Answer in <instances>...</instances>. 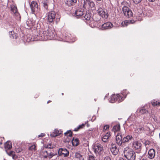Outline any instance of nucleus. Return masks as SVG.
<instances>
[{
    "label": "nucleus",
    "mask_w": 160,
    "mask_h": 160,
    "mask_svg": "<svg viewBox=\"0 0 160 160\" xmlns=\"http://www.w3.org/2000/svg\"><path fill=\"white\" fill-rule=\"evenodd\" d=\"M36 36L37 39L40 40H52L55 37V32L53 28L48 26L45 28L43 31L37 32Z\"/></svg>",
    "instance_id": "1"
},
{
    "label": "nucleus",
    "mask_w": 160,
    "mask_h": 160,
    "mask_svg": "<svg viewBox=\"0 0 160 160\" xmlns=\"http://www.w3.org/2000/svg\"><path fill=\"white\" fill-rule=\"evenodd\" d=\"M48 21L50 23H53L55 22L57 23L60 20V18L56 16V12L53 11L48 12L47 14Z\"/></svg>",
    "instance_id": "2"
},
{
    "label": "nucleus",
    "mask_w": 160,
    "mask_h": 160,
    "mask_svg": "<svg viewBox=\"0 0 160 160\" xmlns=\"http://www.w3.org/2000/svg\"><path fill=\"white\" fill-rule=\"evenodd\" d=\"M125 157L128 160H135L136 154L132 149L126 148L124 151Z\"/></svg>",
    "instance_id": "3"
},
{
    "label": "nucleus",
    "mask_w": 160,
    "mask_h": 160,
    "mask_svg": "<svg viewBox=\"0 0 160 160\" xmlns=\"http://www.w3.org/2000/svg\"><path fill=\"white\" fill-rule=\"evenodd\" d=\"M124 100V97H122L119 94L112 95L110 99L111 102L114 103L116 102H122Z\"/></svg>",
    "instance_id": "4"
},
{
    "label": "nucleus",
    "mask_w": 160,
    "mask_h": 160,
    "mask_svg": "<svg viewBox=\"0 0 160 160\" xmlns=\"http://www.w3.org/2000/svg\"><path fill=\"white\" fill-rule=\"evenodd\" d=\"M93 149L96 154H100L101 152L103 150V148L102 145L99 143H97L94 145Z\"/></svg>",
    "instance_id": "5"
},
{
    "label": "nucleus",
    "mask_w": 160,
    "mask_h": 160,
    "mask_svg": "<svg viewBox=\"0 0 160 160\" xmlns=\"http://www.w3.org/2000/svg\"><path fill=\"white\" fill-rule=\"evenodd\" d=\"M98 12L100 16L103 18H107L108 17V13H106L104 9L102 8H99L98 10Z\"/></svg>",
    "instance_id": "6"
},
{
    "label": "nucleus",
    "mask_w": 160,
    "mask_h": 160,
    "mask_svg": "<svg viewBox=\"0 0 160 160\" xmlns=\"http://www.w3.org/2000/svg\"><path fill=\"white\" fill-rule=\"evenodd\" d=\"M58 152L59 156L66 157L69 155V152L66 149L60 148L59 149Z\"/></svg>",
    "instance_id": "7"
},
{
    "label": "nucleus",
    "mask_w": 160,
    "mask_h": 160,
    "mask_svg": "<svg viewBox=\"0 0 160 160\" xmlns=\"http://www.w3.org/2000/svg\"><path fill=\"white\" fill-rule=\"evenodd\" d=\"M30 8L33 13L38 11V6L37 3L34 1H32L30 4Z\"/></svg>",
    "instance_id": "8"
},
{
    "label": "nucleus",
    "mask_w": 160,
    "mask_h": 160,
    "mask_svg": "<svg viewBox=\"0 0 160 160\" xmlns=\"http://www.w3.org/2000/svg\"><path fill=\"white\" fill-rule=\"evenodd\" d=\"M113 24L110 22H107L103 24L101 27L102 30L110 29L112 27Z\"/></svg>",
    "instance_id": "9"
},
{
    "label": "nucleus",
    "mask_w": 160,
    "mask_h": 160,
    "mask_svg": "<svg viewBox=\"0 0 160 160\" xmlns=\"http://www.w3.org/2000/svg\"><path fill=\"white\" fill-rule=\"evenodd\" d=\"M88 5L89 6L90 8H92L95 6L94 3L93 2L91 1L90 0H84L83 7L84 8L86 7Z\"/></svg>",
    "instance_id": "10"
},
{
    "label": "nucleus",
    "mask_w": 160,
    "mask_h": 160,
    "mask_svg": "<svg viewBox=\"0 0 160 160\" xmlns=\"http://www.w3.org/2000/svg\"><path fill=\"white\" fill-rule=\"evenodd\" d=\"M122 136L120 133H118L116 137V143L119 146H120L123 142Z\"/></svg>",
    "instance_id": "11"
},
{
    "label": "nucleus",
    "mask_w": 160,
    "mask_h": 160,
    "mask_svg": "<svg viewBox=\"0 0 160 160\" xmlns=\"http://www.w3.org/2000/svg\"><path fill=\"white\" fill-rule=\"evenodd\" d=\"M41 154L44 158H47L48 157L49 158H50L53 156L52 154L51 153H48L47 151L44 150L41 152Z\"/></svg>",
    "instance_id": "12"
},
{
    "label": "nucleus",
    "mask_w": 160,
    "mask_h": 160,
    "mask_svg": "<svg viewBox=\"0 0 160 160\" xmlns=\"http://www.w3.org/2000/svg\"><path fill=\"white\" fill-rule=\"evenodd\" d=\"M134 131L136 133L139 134L144 132L145 130L143 127L141 126H139L136 127Z\"/></svg>",
    "instance_id": "13"
},
{
    "label": "nucleus",
    "mask_w": 160,
    "mask_h": 160,
    "mask_svg": "<svg viewBox=\"0 0 160 160\" xmlns=\"http://www.w3.org/2000/svg\"><path fill=\"white\" fill-rule=\"evenodd\" d=\"M155 155V151L153 149H150L148 153V158L151 159L153 158Z\"/></svg>",
    "instance_id": "14"
},
{
    "label": "nucleus",
    "mask_w": 160,
    "mask_h": 160,
    "mask_svg": "<svg viewBox=\"0 0 160 160\" xmlns=\"http://www.w3.org/2000/svg\"><path fill=\"white\" fill-rule=\"evenodd\" d=\"M111 151L114 155H117L118 153L119 149L115 145H113L111 148Z\"/></svg>",
    "instance_id": "15"
},
{
    "label": "nucleus",
    "mask_w": 160,
    "mask_h": 160,
    "mask_svg": "<svg viewBox=\"0 0 160 160\" xmlns=\"http://www.w3.org/2000/svg\"><path fill=\"white\" fill-rule=\"evenodd\" d=\"M133 146L135 149H139L141 148L142 144L138 141H135L133 144Z\"/></svg>",
    "instance_id": "16"
},
{
    "label": "nucleus",
    "mask_w": 160,
    "mask_h": 160,
    "mask_svg": "<svg viewBox=\"0 0 160 160\" xmlns=\"http://www.w3.org/2000/svg\"><path fill=\"white\" fill-rule=\"evenodd\" d=\"M77 2V0H68L65 2V3L67 5L70 6L74 5Z\"/></svg>",
    "instance_id": "17"
},
{
    "label": "nucleus",
    "mask_w": 160,
    "mask_h": 160,
    "mask_svg": "<svg viewBox=\"0 0 160 160\" xmlns=\"http://www.w3.org/2000/svg\"><path fill=\"white\" fill-rule=\"evenodd\" d=\"M61 133V131L58 130L57 129H55L54 132L50 134V136L52 137H56L59 135Z\"/></svg>",
    "instance_id": "18"
},
{
    "label": "nucleus",
    "mask_w": 160,
    "mask_h": 160,
    "mask_svg": "<svg viewBox=\"0 0 160 160\" xmlns=\"http://www.w3.org/2000/svg\"><path fill=\"white\" fill-rule=\"evenodd\" d=\"M120 127L119 123L115 125L112 128V131L114 133L118 132L120 131Z\"/></svg>",
    "instance_id": "19"
},
{
    "label": "nucleus",
    "mask_w": 160,
    "mask_h": 160,
    "mask_svg": "<svg viewBox=\"0 0 160 160\" xmlns=\"http://www.w3.org/2000/svg\"><path fill=\"white\" fill-rule=\"evenodd\" d=\"M110 136V132H108L102 137V140L103 142H107Z\"/></svg>",
    "instance_id": "20"
},
{
    "label": "nucleus",
    "mask_w": 160,
    "mask_h": 160,
    "mask_svg": "<svg viewBox=\"0 0 160 160\" xmlns=\"http://www.w3.org/2000/svg\"><path fill=\"white\" fill-rule=\"evenodd\" d=\"M83 9H79L76 11L75 14L77 16L81 17L83 14Z\"/></svg>",
    "instance_id": "21"
},
{
    "label": "nucleus",
    "mask_w": 160,
    "mask_h": 160,
    "mask_svg": "<svg viewBox=\"0 0 160 160\" xmlns=\"http://www.w3.org/2000/svg\"><path fill=\"white\" fill-rule=\"evenodd\" d=\"M75 157L78 160H84L82 155L79 152H76L75 154Z\"/></svg>",
    "instance_id": "22"
},
{
    "label": "nucleus",
    "mask_w": 160,
    "mask_h": 160,
    "mask_svg": "<svg viewBox=\"0 0 160 160\" xmlns=\"http://www.w3.org/2000/svg\"><path fill=\"white\" fill-rule=\"evenodd\" d=\"M72 144L73 146H78L79 144V141L78 139L77 138H73L72 140Z\"/></svg>",
    "instance_id": "23"
},
{
    "label": "nucleus",
    "mask_w": 160,
    "mask_h": 160,
    "mask_svg": "<svg viewBox=\"0 0 160 160\" xmlns=\"http://www.w3.org/2000/svg\"><path fill=\"white\" fill-rule=\"evenodd\" d=\"M132 137L131 135H127L126 137H124L123 139V142L125 143L129 142L130 140H131L132 139Z\"/></svg>",
    "instance_id": "24"
},
{
    "label": "nucleus",
    "mask_w": 160,
    "mask_h": 160,
    "mask_svg": "<svg viewBox=\"0 0 160 160\" xmlns=\"http://www.w3.org/2000/svg\"><path fill=\"white\" fill-rule=\"evenodd\" d=\"M11 11L16 16L19 15V14L18 12L17 8L15 6L12 7L11 8Z\"/></svg>",
    "instance_id": "25"
},
{
    "label": "nucleus",
    "mask_w": 160,
    "mask_h": 160,
    "mask_svg": "<svg viewBox=\"0 0 160 160\" xmlns=\"http://www.w3.org/2000/svg\"><path fill=\"white\" fill-rule=\"evenodd\" d=\"M129 94V92L127 90H123L122 91L121 93L119 94L121 95L122 97H124V99L126 97L127 95Z\"/></svg>",
    "instance_id": "26"
},
{
    "label": "nucleus",
    "mask_w": 160,
    "mask_h": 160,
    "mask_svg": "<svg viewBox=\"0 0 160 160\" xmlns=\"http://www.w3.org/2000/svg\"><path fill=\"white\" fill-rule=\"evenodd\" d=\"M4 147L6 149H10L12 147L11 143L9 141L6 142L5 143Z\"/></svg>",
    "instance_id": "27"
},
{
    "label": "nucleus",
    "mask_w": 160,
    "mask_h": 160,
    "mask_svg": "<svg viewBox=\"0 0 160 160\" xmlns=\"http://www.w3.org/2000/svg\"><path fill=\"white\" fill-rule=\"evenodd\" d=\"M131 10L127 7L124 6L122 8L123 12L125 16L127 15L129 11H130Z\"/></svg>",
    "instance_id": "28"
},
{
    "label": "nucleus",
    "mask_w": 160,
    "mask_h": 160,
    "mask_svg": "<svg viewBox=\"0 0 160 160\" xmlns=\"http://www.w3.org/2000/svg\"><path fill=\"white\" fill-rule=\"evenodd\" d=\"M26 24L28 27L27 28L28 29H30L33 26V24L32 22L30 20H29L27 21Z\"/></svg>",
    "instance_id": "29"
},
{
    "label": "nucleus",
    "mask_w": 160,
    "mask_h": 160,
    "mask_svg": "<svg viewBox=\"0 0 160 160\" xmlns=\"http://www.w3.org/2000/svg\"><path fill=\"white\" fill-rule=\"evenodd\" d=\"M10 35V38L13 39H17V34L14 33L13 31H12L9 32Z\"/></svg>",
    "instance_id": "30"
},
{
    "label": "nucleus",
    "mask_w": 160,
    "mask_h": 160,
    "mask_svg": "<svg viewBox=\"0 0 160 160\" xmlns=\"http://www.w3.org/2000/svg\"><path fill=\"white\" fill-rule=\"evenodd\" d=\"M85 124H82L81 125H79L77 128H75L74 129V131L77 132L79 130L82 129L85 126Z\"/></svg>",
    "instance_id": "31"
},
{
    "label": "nucleus",
    "mask_w": 160,
    "mask_h": 160,
    "mask_svg": "<svg viewBox=\"0 0 160 160\" xmlns=\"http://www.w3.org/2000/svg\"><path fill=\"white\" fill-rule=\"evenodd\" d=\"M84 18L85 20L88 21L91 18V16L89 13H86L84 16Z\"/></svg>",
    "instance_id": "32"
},
{
    "label": "nucleus",
    "mask_w": 160,
    "mask_h": 160,
    "mask_svg": "<svg viewBox=\"0 0 160 160\" xmlns=\"http://www.w3.org/2000/svg\"><path fill=\"white\" fill-rule=\"evenodd\" d=\"M129 24V20H125L124 21L122 22L121 23V25L122 27H125L128 26Z\"/></svg>",
    "instance_id": "33"
},
{
    "label": "nucleus",
    "mask_w": 160,
    "mask_h": 160,
    "mask_svg": "<svg viewBox=\"0 0 160 160\" xmlns=\"http://www.w3.org/2000/svg\"><path fill=\"white\" fill-rule=\"evenodd\" d=\"M66 136L71 137L72 136V132L71 131H68L64 133Z\"/></svg>",
    "instance_id": "34"
},
{
    "label": "nucleus",
    "mask_w": 160,
    "mask_h": 160,
    "mask_svg": "<svg viewBox=\"0 0 160 160\" xmlns=\"http://www.w3.org/2000/svg\"><path fill=\"white\" fill-rule=\"evenodd\" d=\"M152 103L153 106H158L160 104V102L156 101L155 100H153L152 102Z\"/></svg>",
    "instance_id": "35"
},
{
    "label": "nucleus",
    "mask_w": 160,
    "mask_h": 160,
    "mask_svg": "<svg viewBox=\"0 0 160 160\" xmlns=\"http://www.w3.org/2000/svg\"><path fill=\"white\" fill-rule=\"evenodd\" d=\"M88 160H95V157L92 154L88 155Z\"/></svg>",
    "instance_id": "36"
},
{
    "label": "nucleus",
    "mask_w": 160,
    "mask_h": 160,
    "mask_svg": "<svg viewBox=\"0 0 160 160\" xmlns=\"http://www.w3.org/2000/svg\"><path fill=\"white\" fill-rule=\"evenodd\" d=\"M36 146L35 145H32L29 147V150L32 151H35L36 150Z\"/></svg>",
    "instance_id": "37"
},
{
    "label": "nucleus",
    "mask_w": 160,
    "mask_h": 160,
    "mask_svg": "<svg viewBox=\"0 0 160 160\" xmlns=\"http://www.w3.org/2000/svg\"><path fill=\"white\" fill-rule=\"evenodd\" d=\"M132 11L130 10V11H129V12H128V14L127 15H126L125 16L128 17V18H130L132 16Z\"/></svg>",
    "instance_id": "38"
},
{
    "label": "nucleus",
    "mask_w": 160,
    "mask_h": 160,
    "mask_svg": "<svg viewBox=\"0 0 160 160\" xmlns=\"http://www.w3.org/2000/svg\"><path fill=\"white\" fill-rule=\"evenodd\" d=\"M139 112L141 114H144L146 113L147 112V111L145 109L142 108L140 110Z\"/></svg>",
    "instance_id": "39"
},
{
    "label": "nucleus",
    "mask_w": 160,
    "mask_h": 160,
    "mask_svg": "<svg viewBox=\"0 0 160 160\" xmlns=\"http://www.w3.org/2000/svg\"><path fill=\"white\" fill-rule=\"evenodd\" d=\"M43 6L44 8L46 9V10H48V5L47 2H44L43 3Z\"/></svg>",
    "instance_id": "40"
},
{
    "label": "nucleus",
    "mask_w": 160,
    "mask_h": 160,
    "mask_svg": "<svg viewBox=\"0 0 160 160\" xmlns=\"http://www.w3.org/2000/svg\"><path fill=\"white\" fill-rule=\"evenodd\" d=\"M53 145L51 143H49L47 145L46 148H53Z\"/></svg>",
    "instance_id": "41"
},
{
    "label": "nucleus",
    "mask_w": 160,
    "mask_h": 160,
    "mask_svg": "<svg viewBox=\"0 0 160 160\" xmlns=\"http://www.w3.org/2000/svg\"><path fill=\"white\" fill-rule=\"evenodd\" d=\"M109 128V126L108 125H105L103 128V130H107Z\"/></svg>",
    "instance_id": "42"
},
{
    "label": "nucleus",
    "mask_w": 160,
    "mask_h": 160,
    "mask_svg": "<svg viewBox=\"0 0 160 160\" xmlns=\"http://www.w3.org/2000/svg\"><path fill=\"white\" fill-rule=\"evenodd\" d=\"M133 2L136 4H138L142 0H132Z\"/></svg>",
    "instance_id": "43"
},
{
    "label": "nucleus",
    "mask_w": 160,
    "mask_h": 160,
    "mask_svg": "<svg viewBox=\"0 0 160 160\" xmlns=\"http://www.w3.org/2000/svg\"><path fill=\"white\" fill-rule=\"evenodd\" d=\"M45 135L44 133H41L40 135H39L38 136V137H44V136H45Z\"/></svg>",
    "instance_id": "44"
},
{
    "label": "nucleus",
    "mask_w": 160,
    "mask_h": 160,
    "mask_svg": "<svg viewBox=\"0 0 160 160\" xmlns=\"http://www.w3.org/2000/svg\"><path fill=\"white\" fill-rule=\"evenodd\" d=\"M129 24L133 23L135 22V21L133 20H129Z\"/></svg>",
    "instance_id": "45"
},
{
    "label": "nucleus",
    "mask_w": 160,
    "mask_h": 160,
    "mask_svg": "<svg viewBox=\"0 0 160 160\" xmlns=\"http://www.w3.org/2000/svg\"><path fill=\"white\" fill-rule=\"evenodd\" d=\"M104 160H111V159L109 157H107L104 158Z\"/></svg>",
    "instance_id": "46"
},
{
    "label": "nucleus",
    "mask_w": 160,
    "mask_h": 160,
    "mask_svg": "<svg viewBox=\"0 0 160 160\" xmlns=\"http://www.w3.org/2000/svg\"><path fill=\"white\" fill-rule=\"evenodd\" d=\"M150 2H153L155 0H148Z\"/></svg>",
    "instance_id": "47"
},
{
    "label": "nucleus",
    "mask_w": 160,
    "mask_h": 160,
    "mask_svg": "<svg viewBox=\"0 0 160 160\" xmlns=\"http://www.w3.org/2000/svg\"><path fill=\"white\" fill-rule=\"evenodd\" d=\"M52 102V101H51V100H49V101H48L47 102V103H50V102Z\"/></svg>",
    "instance_id": "48"
},
{
    "label": "nucleus",
    "mask_w": 160,
    "mask_h": 160,
    "mask_svg": "<svg viewBox=\"0 0 160 160\" xmlns=\"http://www.w3.org/2000/svg\"><path fill=\"white\" fill-rule=\"evenodd\" d=\"M93 19H94V20L96 21H97L98 20H95V19L94 18V17H93Z\"/></svg>",
    "instance_id": "49"
},
{
    "label": "nucleus",
    "mask_w": 160,
    "mask_h": 160,
    "mask_svg": "<svg viewBox=\"0 0 160 160\" xmlns=\"http://www.w3.org/2000/svg\"><path fill=\"white\" fill-rule=\"evenodd\" d=\"M38 96H39V95L38 94V95H36V96L35 97V98H37L38 97Z\"/></svg>",
    "instance_id": "50"
},
{
    "label": "nucleus",
    "mask_w": 160,
    "mask_h": 160,
    "mask_svg": "<svg viewBox=\"0 0 160 160\" xmlns=\"http://www.w3.org/2000/svg\"><path fill=\"white\" fill-rule=\"evenodd\" d=\"M5 24L6 25H4V26H6V27H7V24H8H8H9L8 23L7 24V23H5Z\"/></svg>",
    "instance_id": "51"
},
{
    "label": "nucleus",
    "mask_w": 160,
    "mask_h": 160,
    "mask_svg": "<svg viewBox=\"0 0 160 160\" xmlns=\"http://www.w3.org/2000/svg\"><path fill=\"white\" fill-rule=\"evenodd\" d=\"M97 1H98V2H99V1H102V0H96Z\"/></svg>",
    "instance_id": "52"
},
{
    "label": "nucleus",
    "mask_w": 160,
    "mask_h": 160,
    "mask_svg": "<svg viewBox=\"0 0 160 160\" xmlns=\"http://www.w3.org/2000/svg\"><path fill=\"white\" fill-rule=\"evenodd\" d=\"M62 95H63V93H62Z\"/></svg>",
    "instance_id": "53"
}]
</instances>
